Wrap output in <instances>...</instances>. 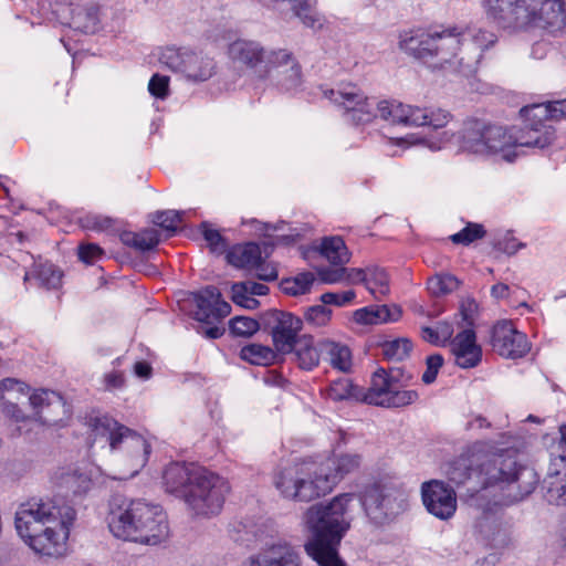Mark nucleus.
<instances>
[{
	"label": "nucleus",
	"instance_id": "nucleus-61",
	"mask_svg": "<svg viewBox=\"0 0 566 566\" xmlns=\"http://www.w3.org/2000/svg\"><path fill=\"white\" fill-rule=\"evenodd\" d=\"M198 333L208 339H217L224 334V328L216 325L209 327H199Z\"/></svg>",
	"mask_w": 566,
	"mask_h": 566
},
{
	"label": "nucleus",
	"instance_id": "nucleus-45",
	"mask_svg": "<svg viewBox=\"0 0 566 566\" xmlns=\"http://www.w3.org/2000/svg\"><path fill=\"white\" fill-rule=\"evenodd\" d=\"M202 234L210 250L214 254H223L228 249V242L218 230L209 228L207 222L202 223Z\"/></svg>",
	"mask_w": 566,
	"mask_h": 566
},
{
	"label": "nucleus",
	"instance_id": "nucleus-1",
	"mask_svg": "<svg viewBox=\"0 0 566 566\" xmlns=\"http://www.w3.org/2000/svg\"><path fill=\"white\" fill-rule=\"evenodd\" d=\"M495 42V34L482 29L408 31L399 35V48L408 55L430 67L449 69L465 76L476 72L483 51Z\"/></svg>",
	"mask_w": 566,
	"mask_h": 566
},
{
	"label": "nucleus",
	"instance_id": "nucleus-38",
	"mask_svg": "<svg viewBox=\"0 0 566 566\" xmlns=\"http://www.w3.org/2000/svg\"><path fill=\"white\" fill-rule=\"evenodd\" d=\"M460 281L450 273L436 274L427 282L428 291L433 296H442L458 290Z\"/></svg>",
	"mask_w": 566,
	"mask_h": 566
},
{
	"label": "nucleus",
	"instance_id": "nucleus-33",
	"mask_svg": "<svg viewBox=\"0 0 566 566\" xmlns=\"http://www.w3.org/2000/svg\"><path fill=\"white\" fill-rule=\"evenodd\" d=\"M322 464L323 467L328 468V472L336 478V484L345 474L353 472L359 467L360 457L357 454H340L325 460Z\"/></svg>",
	"mask_w": 566,
	"mask_h": 566
},
{
	"label": "nucleus",
	"instance_id": "nucleus-54",
	"mask_svg": "<svg viewBox=\"0 0 566 566\" xmlns=\"http://www.w3.org/2000/svg\"><path fill=\"white\" fill-rule=\"evenodd\" d=\"M347 273V269L340 265L337 269H322L319 271V276L325 283H338L345 280V274Z\"/></svg>",
	"mask_w": 566,
	"mask_h": 566
},
{
	"label": "nucleus",
	"instance_id": "nucleus-7",
	"mask_svg": "<svg viewBox=\"0 0 566 566\" xmlns=\"http://www.w3.org/2000/svg\"><path fill=\"white\" fill-rule=\"evenodd\" d=\"M229 59L252 70L259 78H272L285 91L302 82V69L293 53L286 49L266 50L255 40L238 39L228 45Z\"/></svg>",
	"mask_w": 566,
	"mask_h": 566
},
{
	"label": "nucleus",
	"instance_id": "nucleus-20",
	"mask_svg": "<svg viewBox=\"0 0 566 566\" xmlns=\"http://www.w3.org/2000/svg\"><path fill=\"white\" fill-rule=\"evenodd\" d=\"M196 304L195 319L208 325L222 321L231 313V305L222 300L218 287L208 285L191 293Z\"/></svg>",
	"mask_w": 566,
	"mask_h": 566
},
{
	"label": "nucleus",
	"instance_id": "nucleus-34",
	"mask_svg": "<svg viewBox=\"0 0 566 566\" xmlns=\"http://www.w3.org/2000/svg\"><path fill=\"white\" fill-rule=\"evenodd\" d=\"M120 240L124 244L145 252L159 243V234L155 229H146L142 232H124Z\"/></svg>",
	"mask_w": 566,
	"mask_h": 566
},
{
	"label": "nucleus",
	"instance_id": "nucleus-11",
	"mask_svg": "<svg viewBox=\"0 0 566 566\" xmlns=\"http://www.w3.org/2000/svg\"><path fill=\"white\" fill-rule=\"evenodd\" d=\"M90 428L95 441L104 440L111 450H126L132 463L130 476L137 474L148 462L151 453L150 443L114 418L107 415L91 418Z\"/></svg>",
	"mask_w": 566,
	"mask_h": 566
},
{
	"label": "nucleus",
	"instance_id": "nucleus-30",
	"mask_svg": "<svg viewBox=\"0 0 566 566\" xmlns=\"http://www.w3.org/2000/svg\"><path fill=\"white\" fill-rule=\"evenodd\" d=\"M544 497L549 504H566V473H549L543 481Z\"/></svg>",
	"mask_w": 566,
	"mask_h": 566
},
{
	"label": "nucleus",
	"instance_id": "nucleus-12",
	"mask_svg": "<svg viewBox=\"0 0 566 566\" xmlns=\"http://www.w3.org/2000/svg\"><path fill=\"white\" fill-rule=\"evenodd\" d=\"M193 479L195 483L182 499L189 514L207 520L219 515L230 491L228 481L207 469Z\"/></svg>",
	"mask_w": 566,
	"mask_h": 566
},
{
	"label": "nucleus",
	"instance_id": "nucleus-35",
	"mask_svg": "<svg viewBox=\"0 0 566 566\" xmlns=\"http://www.w3.org/2000/svg\"><path fill=\"white\" fill-rule=\"evenodd\" d=\"M326 395L333 401L358 400L360 398V389L350 379L340 377L329 384Z\"/></svg>",
	"mask_w": 566,
	"mask_h": 566
},
{
	"label": "nucleus",
	"instance_id": "nucleus-21",
	"mask_svg": "<svg viewBox=\"0 0 566 566\" xmlns=\"http://www.w3.org/2000/svg\"><path fill=\"white\" fill-rule=\"evenodd\" d=\"M205 470L206 468L195 463L172 462L168 464L163 474L166 491L182 500L185 493L195 483V475L201 474Z\"/></svg>",
	"mask_w": 566,
	"mask_h": 566
},
{
	"label": "nucleus",
	"instance_id": "nucleus-8",
	"mask_svg": "<svg viewBox=\"0 0 566 566\" xmlns=\"http://www.w3.org/2000/svg\"><path fill=\"white\" fill-rule=\"evenodd\" d=\"M484 6L503 28L537 27L555 32L566 27L562 0H484Z\"/></svg>",
	"mask_w": 566,
	"mask_h": 566
},
{
	"label": "nucleus",
	"instance_id": "nucleus-58",
	"mask_svg": "<svg viewBox=\"0 0 566 566\" xmlns=\"http://www.w3.org/2000/svg\"><path fill=\"white\" fill-rule=\"evenodd\" d=\"M496 248L497 250L512 255L516 253L520 248H522V243H518L515 238L507 234L502 240L497 241Z\"/></svg>",
	"mask_w": 566,
	"mask_h": 566
},
{
	"label": "nucleus",
	"instance_id": "nucleus-25",
	"mask_svg": "<svg viewBox=\"0 0 566 566\" xmlns=\"http://www.w3.org/2000/svg\"><path fill=\"white\" fill-rule=\"evenodd\" d=\"M261 256V249L259 244L254 242L234 245L227 252V261L229 264L247 270H252L260 265Z\"/></svg>",
	"mask_w": 566,
	"mask_h": 566
},
{
	"label": "nucleus",
	"instance_id": "nucleus-62",
	"mask_svg": "<svg viewBox=\"0 0 566 566\" xmlns=\"http://www.w3.org/2000/svg\"><path fill=\"white\" fill-rule=\"evenodd\" d=\"M367 269H347L345 280L352 283H364L366 277Z\"/></svg>",
	"mask_w": 566,
	"mask_h": 566
},
{
	"label": "nucleus",
	"instance_id": "nucleus-27",
	"mask_svg": "<svg viewBox=\"0 0 566 566\" xmlns=\"http://www.w3.org/2000/svg\"><path fill=\"white\" fill-rule=\"evenodd\" d=\"M292 352H294L298 367L304 370H312L315 368L318 365L321 357H323V353L321 352V340L314 345L311 336L298 338Z\"/></svg>",
	"mask_w": 566,
	"mask_h": 566
},
{
	"label": "nucleus",
	"instance_id": "nucleus-47",
	"mask_svg": "<svg viewBox=\"0 0 566 566\" xmlns=\"http://www.w3.org/2000/svg\"><path fill=\"white\" fill-rule=\"evenodd\" d=\"M331 316L332 311L323 303L308 307L304 314L305 321L317 327L326 325L329 322Z\"/></svg>",
	"mask_w": 566,
	"mask_h": 566
},
{
	"label": "nucleus",
	"instance_id": "nucleus-13",
	"mask_svg": "<svg viewBox=\"0 0 566 566\" xmlns=\"http://www.w3.org/2000/svg\"><path fill=\"white\" fill-rule=\"evenodd\" d=\"M400 370L384 368L376 370L363 400L369 405L385 408H401L413 403L419 395L416 390L406 389L400 380Z\"/></svg>",
	"mask_w": 566,
	"mask_h": 566
},
{
	"label": "nucleus",
	"instance_id": "nucleus-52",
	"mask_svg": "<svg viewBox=\"0 0 566 566\" xmlns=\"http://www.w3.org/2000/svg\"><path fill=\"white\" fill-rule=\"evenodd\" d=\"M77 254L82 262L93 264L95 261L101 259L103 250L95 243H83L78 245Z\"/></svg>",
	"mask_w": 566,
	"mask_h": 566
},
{
	"label": "nucleus",
	"instance_id": "nucleus-40",
	"mask_svg": "<svg viewBox=\"0 0 566 566\" xmlns=\"http://www.w3.org/2000/svg\"><path fill=\"white\" fill-rule=\"evenodd\" d=\"M412 345L407 338H398L385 342L381 345V352L386 359L401 361L407 358L411 352Z\"/></svg>",
	"mask_w": 566,
	"mask_h": 566
},
{
	"label": "nucleus",
	"instance_id": "nucleus-26",
	"mask_svg": "<svg viewBox=\"0 0 566 566\" xmlns=\"http://www.w3.org/2000/svg\"><path fill=\"white\" fill-rule=\"evenodd\" d=\"M400 316L401 310L395 304L368 306L359 308L355 312V319L358 323L370 325L396 322L400 318Z\"/></svg>",
	"mask_w": 566,
	"mask_h": 566
},
{
	"label": "nucleus",
	"instance_id": "nucleus-36",
	"mask_svg": "<svg viewBox=\"0 0 566 566\" xmlns=\"http://www.w3.org/2000/svg\"><path fill=\"white\" fill-rule=\"evenodd\" d=\"M240 357L252 365L268 366L274 361L276 354L269 346L250 344L241 348Z\"/></svg>",
	"mask_w": 566,
	"mask_h": 566
},
{
	"label": "nucleus",
	"instance_id": "nucleus-9",
	"mask_svg": "<svg viewBox=\"0 0 566 566\" xmlns=\"http://www.w3.org/2000/svg\"><path fill=\"white\" fill-rule=\"evenodd\" d=\"M335 479L322 462L303 460L275 472L273 484L285 499L311 502L329 493Z\"/></svg>",
	"mask_w": 566,
	"mask_h": 566
},
{
	"label": "nucleus",
	"instance_id": "nucleus-29",
	"mask_svg": "<svg viewBox=\"0 0 566 566\" xmlns=\"http://www.w3.org/2000/svg\"><path fill=\"white\" fill-rule=\"evenodd\" d=\"M55 481L59 486L80 496L86 494L92 486V480L87 474L72 469H62L56 473Z\"/></svg>",
	"mask_w": 566,
	"mask_h": 566
},
{
	"label": "nucleus",
	"instance_id": "nucleus-2",
	"mask_svg": "<svg viewBox=\"0 0 566 566\" xmlns=\"http://www.w3.org/2000/svg\"><path fill=\"white\" fill-rule=\"evenodd\" d=\"M448 478L457 485L475 479L481 490L499 488L505 494L495 504L510 505L530 495L538 483L534 469L518 464L512 454L484 451L475 444L450 463Z\"/></svg>",
	"mask_w": 566,
	"mask_h": 566
},
{
	"label": "nucleus",
	"instance_id": "nucleus-48",
	"mask_svg": "<svg viewBox=\"0 0 566 566\" xmlns=\"http://www.w3.org/2000/svg\"><path fill=\"white\" fill-rule=\"evenodd\" d=\"M355 296V292L353 290H348L343 292H326L321 295L319 300L324 305L345 306L350 304Z\"/></svg>",
	"mask_w": 566,
	"mask_h": 566
},
{
	"label": "nucleus",
	"instance_id": "nucleus-63",
	"mask_svg": "<svg viewBox=\"0 0 566 566\" xmlns=\"http://www.w3.org/2000/svg\"><path fill=\"white\" fill-rule=\"evenodd\" d=\"M153 368L147 361H137L134 365V373L137 377L148 379L151 376Z\"/></svg>",
	"mask_w": 566,
	"mask_h": 566
},
{
	"label": "nucleus",
	"instance_id": "nucleus-42",
	"mask_svg": "<svg viewBox=\"0 0 566 566\" xmlns=\"http://www.w3.org/2000/svg\"><path fill=\"white\" fill-rule=\"evenodd\" d=\"M262 327L261 321L247 316H235L229 322L231 334L239 337H251Z\"/></svg>",
	"mask_w": 566,
	"mask_h": 566
},
{
	"label": "nucleus",
	"instance_id": "nucleus-60",
	"mask_svg": "<svg viewBox=\"0 0 566 566\" xmlns=\"http://www.w3.org/2000/svg\"><path fill=\"white\" fill-rule=\"evenodd\" d=\"M241 284L247 285L248 292L254 297L255 295L262 296L268 294L269 287L262 283L253 282V281H245L240 282Z\"/></svg>",
	"mask_w": 566,
	"mask_h": 566
},
{
	"label": "nucleus",
	"instance_id": "nucleus-14",
	"mask_svg": "<svg viewBox=\"0 0 566 566\" xmlns=\"http://www.w3.org/2000/svg\"><path fill=\"white\" fill-rule=\"evenodd\" d=\"M360 501L367 516L375 524L381 525L403 510L406 496L392 483L375 482L365 488Z\"/></svg>",
	"mask_w": 566,
	"mask_h": 566
},
{
	"label": "nucleus",
	"instance_id": "nucleus-59",
	"mask_svg": "<svg viewBox=\"0 0 566 566\" xmlns=\"http://www.w3.org/2000/svg\"><path fill=\"white\" fill-rule=\"evenodd\" d=\"M85 228L102 231L111 227V219L101 218L97 216L87 217L86 223H84Z\"/></svg>",
	"mask_w": 566,
	"mask_h": 566
},
{
	"label": "nucleus",
	"instance_id": "nucleus-49",
	"mask_svg": "<svg viewBox=\"0 0 566 566\" xmlns=\"http://www.w3.org/2000/svg\"><path fill=\"white\" fill-rule=\"evenodd\" d=\"M422 338L433 345H439L451 336L448 325H440L437 328L424 326L421 328Z\"/></svg>",
	"mask_w": 566,
	"mask_h": 566
},
{
	"label": "nucleus",
	"instance_id": "nucleus-53",
	"mask_svg": "<svg viewBox=\"0 0 566 566\" xmlns=\"http://www.w3.org/2000/svg\"><path fill=\"white\" fill-rule=\"evenodd\" d=\"M1 399L2 410L6 413V416L10 417L17 422L25 420L27 417L17 402L11 401L10 398L7 399L4 396H1Z\"/></svg>",
	"mask_w": 566,
	"mask_h": 566
},
{
	"label": "nucleus",
	"instance_id": "nucleus-46",
	"mask_svg": "<svg viewBox=\"0 0 566 566\" xmlns=\"http://www.w3.org/2000/svg\"><path fill=\"white\" fill-rule=\"evenodd\" d=\"M231 291L234 304L248 310H254L260 305V302L248 292L247 285L233 283Z\"/></svg>",
	"mask_w": 566,
	"mask_h": 566
},
{
	"label": "nucleus",
	"instance_id": "nucleus-22",
	"mask_svg": "<svg viewBox=\"0 0 566 566\" xmlns=\"http://www.w3.org/2000/svg\"><path fill=\"white\" fill-rule=\"evenodd\" d=\"M455 365L462 369L476 367L482 360V348L476 343V335L472 328L458 333L450 343Z\"/></svg>",
	"mask_w": 566,
	"mask_h": 566
},
{
	"label": "nucleus",
	"instance_id": "nucleus-31",
	"mask_svg": "<svg viewBox=\"0 0 566 566\" xmlns=\"http://www.w3.org/2000/svg\"><path fill=\"white\" fill-rule=\"evenodd\" d=\"M29 403L36 415H40L44 408L65 412V401L63 397L53 390L41 389L34 391L29 396Z\"/></svg>",
	"mask_w": 566,
	"mask_h": 566
},
{
	"label": "nucleus",
	"instance_id": "nucleus-39",
	"mask_svg": "<svg viewBox=\"0 0 566 566\" xmlns=\"http://www.w3.org/2000/svg\"><path fill=\"white\" fill-rule=\"evenodd\" d=\"M314 283V275L311 272L297 274L295 277L285 279L281 282V290L292 296L302 295L310 291Z\"/></svg>",
	"mask_w": 566,
	"mask_h": 566
},
{
	"label": "nucleus",
	"instance_id": "nucleus-37",
	"mask_svg": "<svg viewBox=\"0 0 566 566\" xmlns=\"http://www.w3.org/2000/svg\"><path fill=\"white\" fill-rule=\"evenodd\" d=\"M364 284L376 298L389 293L388 275L384 269L367 268Z\"/></svg>",
	"mask_w": 566,
	"mask_h": 566
},
{
	"label": "nucleus",
	"instance_id": "nucleus-24",
	"mask_svg": "<svg viewBox=\"0 0 566 566\" xmlns=\"http://www.w3.org/2000/svg\"><path fill=\"white\" fill-rule=\"evenodd\" d=\"M520 114L530 124H547L549 119L565 118L566 98L524 106L521 108Z\"/></svg>",
	"mask_w": 566,
	"mask_h": 566
},
{
	"label": "nucleus",
	"instance_id": "nucleus-23",
	"mask_svg": "<svg viewBox=\"0 0 566 566\" xmlns=\"http://www.w3.org/2000/svg\"><path fill=\"white\" fill-rule=\"evenodd\" d=\"M241 566H301V557L291 545L279 544L251 555Z\"/></svg>",
	"mask_w": 566,
	"mask_h": 566
},
{
	"label": "nucleus",
	"instance_id": "nucleus-18",
	"mask_svg": "<svg viewBox=\"0 0 566 566\" xmlns=\"http://www.w3.org/2000/svg\"><path fill=\"white\" fill-rule=\"evenodd\" d=\"M491 345L495 353L510 359L522 358L531 349L526 335L517 331L511 321H501L493 326Z\"/></svg>",
	"mask_w": 566,
	"mask_h": 566
},
{
	"label": "nucleus",
	"instance_id": "nucleus-50",
	"mask_svg": "<svg viewBox=\"0 0 566 566\" xmlns=\"http://www.w3.org/2000/svg\"><path fill=\"white\" fill-rule=\"evenodd\" d=\"M443 361V357L440 354H433L426 358V370L421 377L424 384H432L437 379V375Z\"/></svg>",
	"mask_w": 566,
	"mask_h": 566
},
{
	"label": "nucleus",
	"instance_id": "nucleus-51",
	"mask_svg": "<svg viewBox=\"0 0 566 566\" xmlns=\"http://www.w3.org/2000/svg\"><path fill=\"white\" fill-rule=\"evenodd\" d=\"M148 91L156 98H166L169 93V77L154 74L148 83Z\"/></svg>",
	"mask_w": 566,
	"mask_h": 566
},
{
	"label": "nucleus",
	"instance_id": "nucleus-4",
	"mask_svg": "<svg viewBox=\"0 0 566 566\" xmlns=\"http://www.w3.org/2000/svg\"><path fill=\"white\" fill-rule=\"evenodd\" d=\"M75 510L52 500L30 499L19 505L14 525L19 536L36 554L60 557L66 551Z\"/></svg>",
	"mask_w": 566,
	"mask_h": 566
},
{
	"label": "nucleus",
	"instance_id": "nucleus-16",
	"mask_svg": "<svg viewBox=\"0 0 566 566\" xmlns=\"http://www.w3.org/2000/svg\"><path fill=\"white\" fill-rule=\"evenodd\" d=\"M261 324L262 328L271 335L276 352L292 353L303 327V321L298 316L272 308L261 315Z\"/></svg>",
	"mask_w": 566,
	"mask_h": 566
},
{
	"label": "nucleus",
	"instance_id": "nucleus-44",
	"mask_svg": "<svg viewBox=\"0 0 566 566\" xmlns=\"http://www.w3.org/2000/svg\"><path fill=\"white\" fill-rule=\"evenodd\" d=\"M182 221V212L177 210L157 211L153 222L169 232H176Z\"/></svg>",
	"mask_w": 566,
	"mask_h": 566
},
{
	"label": "nucleus",
	"instance_id": "nucleus-57",
	"mask_svg": "<svg viewBox=\"0 0 566 566\" xmlns=\"http://www.w3.org/2000/svg\"><path fill=\"white\" fill-rule=\"evenodd\" d=\"M104 385L107 390L122 389L125 386L123 371L113 370L104 375Z\"/></svg>",
	"mask_w": 566,
	"mask_h": 566
},
{
	"label": "nucleus",
	"instance_id": "nucleus-19",
	"mask_svg": "<svg viewBox=\"0 0 566 566\" xmlns=\"http://www.w3.org/2000/svg\"><path fill=\"white\" fill-rule=\"evenodd\" d=\"M509 128V153L512 155L509 163H513L516 157L517 147H534L545 148L549 146L555 139V129L549 124L526 123L522 127H507Z\"/></svg>",
	"mask_w": 566,
	"mask_h": 566
},
{
	"label": "nucleus",
	"instance_id": "nucleus-10",
	"mask_svg": "<svg viewBox=\"0 0 566 566\" xmlns=\"http://www.w3.org/2000/svg\"><path fill=\"white\" fill-rule=\"evenodd\" d=\"M462 153L483 159L501 158L510 161L509 128L485 119L471 117L463 122L457 135Z\"/></svg>",
	"mask_w": 566,
	"mask_h": 566
},
{
	"label": "nucleus",
	"instance_id": "nucleus-15",
	"mask_svg": "<svg viewBox=\"0 0 566 566\" xmlns=\"http://www.w3.org/2000/svg\"><path fill=\"white\" fill-rule=\"evenodd\" d=\"M159 61L191 82L208 81L216 73L214 60L201 51L166 48L161 51Z\"/></svg>",
	"mask_w": 566,
	"mask_h": 566
},
{
	"label": "nucleus",
	"instance_id": "nucleus-56",
	"mask_svg": "<svg viewBox=\"0 0 566 566\" xmlns=\"http://www.w3.org/2000/svg\"><path fill=\"white\" fill-rule=\"evenodd\" d=\"M256 271V277L262 281L271 282L277 279V270L272 263L260 261V265L253 268Z\"/></svg>",
	"mask_w": 566,
	"mask_h": 566
},
{
	"label": "nucleus",
	"instance_id": "nucleus-55",
	"mask_svg": "<svg viewBox=\"0 0 566 566\" xmlns=\"http://www.w3.org/2000/svg\"><path fill=\"white\" fill-rule=\"evenodd\" d=\"M9 392V395L13 394H27L29 391V387L17 379L7 378L0 381V392Z\"/></svg>",
	"mask_w": 566,
	"mask_h": 566
},
{
	"label": "nucleus",
	"instance_id": "nucleus-28",
	"mask_svg": "<svg viewBox=\"0 0 566 566\" xmlns=\"http://www.w3.org/2000/svg\"><path fill=\"white\" fill-rule=\"evenodd\" d=\"M321 352L323 353V358L327 359L333 368L344 373L350 369L352 353L346 345L329 339H323L321 340Z\"/></svg>",
	"mask_w": 566,
	"mask_h": 566
},
{
	"label": "nucleus",
	"instance_id": "nucleus-32",
	"mask_svg": "<svg viewBox=\"0 0 566 566\" xmlns=\"http://www.w3.org/2000/svg\"><path fill=\"white\" fill-rule=\"evenodd\" d=\"M319 251L333 265H344L349 261L347 247L339 237L324 238Z\"/></svg>",
	"mask_w": 566,
	"mask_h": 566
},
{
	"label": "nucleus",
	"instance_id": "nucleus-43",
	"mask_svg": "<svg viewBox=\"0 0 566 566\" xmlns=\"http://www.w3.org/2000/svg\"><path fill=\"white\" fill-rule=\"evenodd\" d=\"M485 234L486 231L482 224L469 222L462 230L452 234L450 240L454 244L469 245L472 242L484 238Z\"/></svg>",
	"mask_w": 566,
	"mask_h": 566
},
{
	"label": "nucleus",
	"instance_id": "nucleus-3",
	"mask_svg": "<svg viewBox=\"0 0 566 566\" xmlns=\"http://www.w3.org/2000/svg\"><path fill=\"white\" fill-rule=\"evenodd\" d=\"M324 97L344 109L346 120L355 126L371 123L377 115L386 122L403 126H431L442 128L452 115L444 109H428L397 101L375 102L353 83H342L336 88L324 90Z\"/></svg>",
	"mask_w": 566,
	"mask_h": 566
},
{
	"label": "nucleus",
	"instance_id": "nucleus-17",
	"mask_svg": "<svg viewBox=\"0 0 566 566\" xmlns=\"http://www.w3.org/2000/svg\"><path fill=\"white\" fill-rule=\"evenodd\" d=\"M421 497L426 510L441 521H448L455 514L457 493L443 481L424 482L421 486Z\"/></svg>",
	"mask_w": 566,
	"mask_h": 566
},
{
	"label": "nucleus",
	"instance_id": "nucleus-6",
	"mask_svg": "<svg viewBox=\"0 0 566 566\" xmlns=\"http://www.w3.org/2000/svg\"><path fill=\"white\" fill-rule=\"evenodd\" d=\"M109 532L119 539L144 545H158L169 534L166 513L143 501L126 502L114 496L106 517Z\"/></svg>",
	"mask_w": 566,
	"mask_h": 566
},
{
	"label": "nucleus",
	"instance_id": "nucleus-64",
	"mask_svg": "<svg viewBox=\"0 0 566 566\" xmlns=\"http://www.w3.org/2000/svg\"><path fill=\"white\" fill-rule=\"evenodd\" d=\"M509 293L510 287L507 284L504 283H497L491 287V295L497 300L509 297Z\"/></svg>",
	"mask_w": 566,
	"mask_h": 566
},
{
	"label": "nucleus",
	"instance_id": "nucleus-41",
	"mask_svg": "<svg viewBox=\"0 0 566 566\" xmlns=\"http://www.w3.org/2000/svg\"><path fill=\"white\" fill-rule=\"evenodd\" d=\"M35 273L40 284L49 290L59 289L62 284V272L52 263L39 264Z\"/></svg>",
	"mask_w": 566,
	"mask_h": 566
},
{
	"label": "nucleus",
	"instance_id": "nucleus-5",
	"mask_svg": "<svg viewBox=\"0 0 566 566\" xmlns=\"http://www.w3.org/2000/svg\"><path fill=\"white\" fill-rule=\"evenodd\" d=\"M353 499L352 493L338 494L305 511L303 522L308 537L304 551L318 566H347L339 547L350 528L348 505Z\"/></svg>",
	"mask_w": 566,
	"mask_h": 566
}]
</instances>
